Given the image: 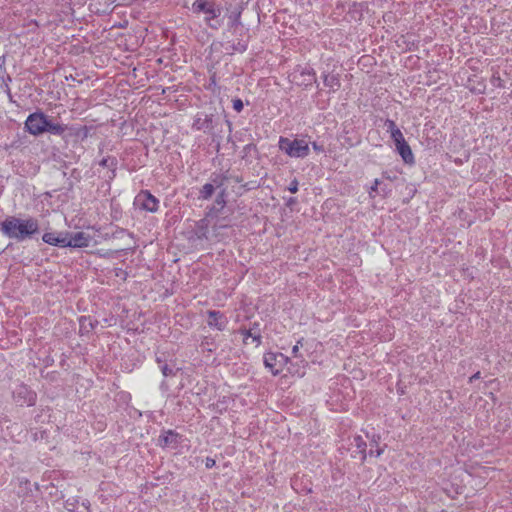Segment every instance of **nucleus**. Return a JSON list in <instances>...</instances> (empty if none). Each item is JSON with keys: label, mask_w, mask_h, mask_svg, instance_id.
<instances>
[{"label": "nucleus", "mask_w": 512, "mask_h": 512, "mask_svg": "<svg viewBox=\"0 0 512 512\" xmlns=\"http://www.w3.org/2000/svg\"><path fill=\"white\" fill-rule=\"evenodd\" d=\"M209 221L206 218L200 219L195 226V234L198 239L208 238Z\"/></svg>", "instance_id": "nucleus-19"}, {"label": "nucleus", "mask_w": 512, "mask_h": 512, "mask_svg": "<svg viewBox=\"0 0 512 512\" xmlns=\"http://www.w3.org/2000/svg\"><path fill=\"white\" fill-rule=\"evenodd\" d=\"M396 150L405 163L412 164L414 162L412 150L407 142L397 145Z\"/></svg>", "instance_id": "nucleus-17"}, {"label": "nucleus", "mask_w": 512, "mask_h": 512, "mask_svg": "<svg viewBox=\"0 0 512 512\" xmlns=\"http://www.w3.org/2000/svg\"><path fill=\"white\" fill-rule=\"evenodd\" d=\"M92 240L91 235L85 232H76L67 236L66 247L70 248H84L88 247Z\"/></svg>", "instance_id": "nucleus-8"}, {"label": "nucleus", "mask_w": 512, "mask_h": 512, "mask_svg": "<svg viewBox=\"0 0 512 512\" xmlns=\"http://www.w3.org/2000/svg\"><path fill=\"white\" fill-rule=\"evenodd\" d=\"M77 128L78 127H68V130L65 133L66 138L67 137H75V138H77Z\"/></svg>", "instance_id": "nucleus-35"}, {"label": "nucleus", "mask_w": 512, "mask_h": 512, "mask_svg": "<svg viewBox=\"0 0 512 512\" xmlns=\"http://www.w3.org/2000/svg\"><path fill=\"white\" fill-rule=\"evenodd\" d=\"M233 109L237 112H241L243 110V102L241 99L236 98L233 100Z\"/></svg>", "instance_id": "nucleus-33"}, {"label": "nucleus", "mask_w": 512, "mask_h": 512, "mask_svg": "<svg viewBox=\"0 0 512 512\" xmlns=\"http://www.w3.org/2000/svg\"><path fill=\"white\" fill-rule=\"evenodd\" d=\"M6 88H7V90H6V91H7L8 95H9V97H11L10 88L8 87V85H7V84H6Z\"/></svg>", "instance_id": "nucleus-45"}, {"label": "nucleus", "mask_w": 512, "mask_h": 512, "mask_svg": "<svg viewBox=\"0 0 512 512\" xmlns=\"http://www.w3.org/2000/svg\"><path fill=\"white\" fill-rule=\"evenodd\" d=\"M241 22H240V13H238L234 18L233 20L231 21V27H234V26H238L240 25Z\"/></svg>", "instance_id": "nucleus-38"}, {"label": "nucleus", "mask_w": 512, "mask_h": 512, "mask_svg": "<svg viewBox=\"0 0 512 512\" xmlns=\"http://www.w3.org/2000/svg\"><path fill=\"white\" fill-rule=\"evenodd\" d=\"M89 135V128L87 126H81L77 128V139L85 140Z\"/></svg>", "instance_id": "nucleus-27"}, {"label": "nucleus", "mask_w": 512, "mask_h": 512, "mask_svg": "<svg viewBox=\"0 0 512 512\" xmlns=\"http://www.w3.org/2000/svg\"><path fill=\"white\" fill-rule=\"evenodd\" d=\"M231 178V174H229L228 171H226L225 173H222V174H216V173H213L211 175V184H214V187L215 188H225L224 187V184L230 180Z\"/></svg>", "instance_id": "nucleus-20"}, {"label": "nucleus", "mask_w": 512, "mask_h": 512, "mask_svg": "<svg viewBox=\"0 0 512 512\" xmlns=\"http://www.w3.org/2000/svg\"><path fill=\"white\" fill-rule=\"evenodd\" d=\"M215 464H216V462H215V460H214L213 458H211V457H207V458L205 459V467H206L207 469H211V468H213V467L215 466Z\"/></svg>", "instance_id": "nucleus-36"}, {"label": "nucleus", "mask_w": 512, "mask_h": 512, "mask_svg": "<svg viewBox=\"0 0 512 512\" xmlns=\"http://www.w3.org/2000/svg\"><path fill=\"white\" fill-rule=\"evenodd\" d=\"M395 146L400 145L401 143L406 142L405 138L401 131H395L393 135L391 136Z\"/></svg>", "instance_id": "nucleus-28"}, {"label": "nucleus", "mask_w": 512, "mask_h": 512, "mask_svg": "<svg viewBox=\"0 0 512 512\" xmlns=\"http://www.w3.org/2000/svg\"><path fill=\"white\" fill-rule=\"evenodd\" d=\"M481 376V373L478 371L476 372L475 374H473L470 378H469V382L472 383L474 382L475 380L479 379Z\"/></svg>", "instance_id": "nucleus-40"}, {"label": "nucleus", "mask_w": 512, "mask_h": 512, "mask_svg": "<svg viewBox=\"0 0 512 512\" xmlns=\"http://www.w3.org/2000/svg\"><path fill=\"white\" fill-rule=\"evenodd\" d=\"M161 372L165 377L174 376L175 372L172 368H170L167 364H163L160 366Z\"/></svg>", "instance_id": "nucleus-32"}, {"label": "nucleus", "mask_w": 512, "mask_h": 512, "mask_svg": "<svg viewBox=\"0 0 512 512\" xmlns=\"http://www.w3.org/2000/svg\"><path fill=\"white\" fill-rule=\"evenodd\" d=\"M68 130V126L65 124H61L58 122H54L53 119L49 118L48 124H47V133L61 136L63 139H66V131Z\"/></svg>", "instance_id": "nucleus-16"}, {"label": "nucleus", "mask_w": 512, "mask_h": 512, "mask_svg": "<svg viewBox=\"0 0 512 512\" xmlns=\"http://www.w3.org/2000/svg\"><path fill=\"white\" fill-rule=\"evenodd\" d=\"M312 147L316 152L323 153L324 152V146L319 145L317 142L312 143Z\"/></svg>", "instance_id": "nucleus-37"}, {"label": "nucleus", "mask_w": 512, "mask_h": 512, "mask_svg": "<svg viewBox=\"0 0 512 512\" xmlns=\"http://www.w3.org/2000/svg\"><path fill=\"white\" fill-rule=\"evenodd\" d=\"M379 183H380V181L378 179H375L374 184H373V186L371 187V189L369 191V194H371L372 192L377 191V187H378Z\"/></svg>", "instance_id": "nucleus-39"}, {"label": "nucleus", "mask_w": 512, "mask_h": 512, "mask_svg": "<svg viewBox=\"0 0 512 512\" xmlns=\"http://www.w3.org/2000/svg\"><path fill=\"white\" fill-rule=\"evenodd\" d=\"M290 359L282 353H266L264 355V364L267 368H269L273 375H278L280 370L276 368V366H281L287 364Z\"/></svg>", "instance_id": "nucleus-7"}, {"label": "nucleus", "mask_w": 512, "mask_h": 512, "mask_svg": "<svg viewBox=\"0 0 512 512\" xmlns=\"http://www.w3.org/2000/svg\"><path fill=\"white\" fill-rule=\"evenodd\" d=\"M94 327H95V324H94L93 320L90 317L82 316L80 318V331L82 333H84V332L88 333L91 330H93Z\"/></svg>", "instance_id": "nucleus-23"}, {"label": "nucleus", "mask_w": 512, "mask_h": 512, "mask_svg": "<svg viewBox=\"0 0 512 512\" xmlns=\"http://www.w3.org/2000/svg\"><path fill=\"white\" fill-rule=\"evenodd\" d=\"M296 203V198H290L287 202V205L290 206V205H293Z\"/></svg>", "instance_id": "nucleus-44"}, {"label": "nucleus", "mask_w": 512, "mask_h": 512, "mask_svg": "<svg viewBox=\"0 0 512 512\" xmlns=\"http://www.w3.org/2000/svg\"><path fill=\"white\" fill-rule=\"evenodd\" d=\"M212 116L204 115V118L201 115H198L194 120L193 128L197 130H207L212 129Z\"/></svg>", "instance_id": "nucleus-18"}, {"label": "nucleus", "mask_w": 512, "mask_h": 512, "mask_svg": "<svg viewBox=\"0 0 512 512\" xmlns=\"http://www.w3.org/2000/svg\"><path fill=\"white\" fill-rule=\"evenodd\" d=\"M322 79L325 87L329 88L330 92H336L341 87L339 74L323 72Z\"/></svg>", "instance_id": "nucleus-13"}, {"label": "nucleus", "mask_w": 512, "mask_h": 512, "mask_svg": "<svg viewBox=\"0 0 512 512\" xmlns=\"http://www.w3.org/2000/svg\"><path fill=\"white\" fill-rule=\"evenodd\" d=\"M135 204L145 211L154 213L158 210L159 200L148 190H142L136 196Z\"/></svg>", "instance_id": "nucleus-6"}, {"label": "nucleus", "mask_w": 512, "mask_h": 512, "mask_svg": "<svg viewBox=\"0 0 512 512\" xmlns=\"http://www.w3.org/2000/svg\"><path fill=\"white\" fill-rule=\"evenodd\" d=\"M241 333L245 338L251 337L253 341L256 342L257 345L261 343V335L259 333H254L252 329L242 330Z\"/></svg>", "instance_id": "nucleus-25"}, {"label": "nucleus", "mask_w": 512, "mask_h": 512, "mask_svg": "<svg viewBox=\"0 0 512 512\" xmlns=\"http://www.w3.org/2000/svg\"><path fill=\"white\" fill-rule=\"evenodd\" d=\"M294 79L297 80L299 85L307 86L312 82H316V73L312 68H304L300 71L299 75H294Z\"/></svg>", "instance_id": "nucleus-14"}, {"label": "nucleus", "mask_w": 512, "mask_h": 512, "mask_svg": "<svg viewBox=\"0 0 512 512\" xmlns=\"http://www.w3.org/2000/svg\"><path fill=\"white\" fill-rule=\"evenodd\" d=\"M214 191H215L214 184L206 183L200 189L198 198L203 199V200H208L212 197Z\"/></svg>", "instance_id": "nucleus-22"}, {"label": "nucleus", "mask_w": 512, "mask_h": 512, "mask_svg": "<svg viewBox=\"0 0 512 512\" xmlns=\"http://www.w3.org/2000/svg\"><path fill=\"white\" fill-rule=\"evenodd\" d=\"M226 188H222L216 196L215 203L223 208L226 205Z\"/></svg>", "instance_id": "nucleus-24"}, {"label": "nucleus", "mask_w": 512, "mask_h": 512, "mask_svg": "<svg viewBox=\"0 0 512 512\" xmlns=\"http://www.w3.org/2000/svg\"><path fill=\"white\" fill-rule=\"evenodd\" d=\"M385 126L387 127V130L390 132L391 136L395 131H400V129L397 127L396 123L393 120L387 119L385 121Z\"/></svg>", "instance_id": "nucleus-29"}, {"label": "nucleus", "mask_w": 512, "mask_h": 512, "mask_svg": "<svg viewBox=\"0 0 512 512\" xmlns=\"http://www.w3.org/2000/svg\"><path fill=\"white\" fill-rule=\"evenodd\" d=\"M231 179H232V180H234V181H235V182H237V183H240V182L242 181V179H241L240 177H238V176H232V175H231L230 180H231Z\"/></svg>", "instance_id": "nucleus-43"}, {"label": "nucleus", "mask_w": 512, "mask_h": 512, "mask_svg": "<svg viewBox=\"0 0 512 512\" xmlns=\"http://www.w3.org/2000/svg\"><path fill=\"white\" fill-rule=\"evenodd\" d=\"M379 440H380V436L373 434L371 441H370V446H371V448L369 450L370 456L379 457L383 453V451H384L383 448H380L378 445Z\"/></svg>", "instance_id": "nucleus-21"}, {"label": "nucleus", "mask_w": 512, "mask_h": 512, "mask_svg": "<svg viewBox=\"0 0 512 512\" xmlns=\"http://www.w3.org/2000/svg\"><path fill=\"white\" fill-rule=\"evenodd\" d=\"M156 360H157L158 363L162 362V359L160 357H157Z\"/></svg>", "instance_id": "nucleus-46"}, {"label": "nucleus", "mask_w": 512, "mask_h": 512, "mask_svg": "<svg viewBox=\"0 0 512 512\" xmlns=\"http://www.w3.org/2000/svg\"><path fill=\"white\" fill-rule=\"evenodd\" d=\"M180 436L178 433L174 432L173 430L165 431L162 435L158 438V443L161 447H171L176 448L179 444Z\"/></svg>", "instance_id": "nucleus-12"}, {"label": "nucleus", "mask_w": 512, "mask_h": 512, "mask_svg": "<svg viewBox=\"0 0 512 512\" xmlns=\"http://www.w3.org/2000/svg\"><path fill=\"white\" fill-rule=\"evenodd\" d=\"M78 503V499L76 497H70L65 501V507L69 511H74L76 508V504Z\"/></svg>", "instance_id": "nucleus-30"}, {"label": "nucleus", "mask_w": 512, "mask_h": 512, "mask_svg": "<svg viewBox=\"0 0 512 512\" xmlns=\"http://www.w3.org/2000/svg\"><path fill=\"white\" fill-rule=\"evenodd\" d=\"M0 231L8 238L22 242L39 233V222L34 217L22 219L9 216L0 223Z\"/></svg>", "instance_id": "nucleus-1"}, {"label": "nucleus", "mask_w": 512, "mask_h": 512, "mask_svg": "<svg viewBox=\"0 0 512 512\" xmlns=\"http://www.w3.org/2000/svg\"><path fill=\"white\" fill-rule=\"evenodd\" d=\"M49 118L50 117L42 111L31 113L24 123L26 131L33 136H39L46 133Z\"/></svg>", "instance_id": "nucleus-4"}, {"label": "nucleus", "mask_w": 512, "mask_h": 512, "mask_svg": "<svg viewBox=\"0 0 512 512\" xmlns=\"http://www.w3.org/2000/svg\"><path fill=\"white\" fill-rule=\"evenodd\" d=\"M67 236H69V232H46L43 234L42 240L49 245L66 248Z\"/></svg>", "instance_id": "nucleus-10"}, {"label": "nucleus", "mask_w": 512, "mask_h": 512, "mask_svg": "<svg viewBox=\"0 0 512 512\" xmlns=\"http://www.w3.org/2000/svg\"><path fill=\"white\" fill-rule=\"evenodd\" d=\"M288 190L291 192V193H296L298 191V181L297 179H293L290 184H289V187H288Z\"/></svg>", "instance_id": "nucleus-34"}, {"label": "nucleus", "mask_w": 512, "mask_h": 512, "mask_svg": "<svg viewBox=\"0 0 512 512\" xmlns=\"http://www.w3.org/2000/svg\"><path fill=\"white\" fill-rule=\"evenodd\" d=\"M279 149L292 158H305L309 154V144L304 139L280 137Z\"/></svg>", "instance_id": "nucleus-3"}, {"label": "nucleus", "mask_w": 512, "mask_h": 512, "mask_svg": "<svg viewBox=\"0 0 512 512\" xmlns=\"http://www.w3.org/2000/svg\"><path fill=\"white\" fill-rule=\"evenodd\" d=\"M232 51L243 53L247 50V43L244 41H238L231 45Z\"/></svg>", "instance_id": "nucleus-26"}, {"label": "nucleus", "mask_w": 512, "mask_h": 512, "mask_svg": "<svg viewBox=\"0 0 512 512\" xmlns=\"http://www.w3.org/2000/svg\"><path fill=\"white\" fill-rule=\"evenodd\" d=\"M12 79L10 76H7L6 82H10Z\"/></svg>", "instance_id": "nucleus-47"}, {"label": "nucleus", "mask_w": 512, "mask_h": 512, "mask_svg": "<svg viewBox=\"0 0 512 512\" xmlns=\"http://www.w3.org/2000/svg\"><path fill=\"white\" fill-rule=\"evenodd\" d=\"M89 505H90V503L88 501L82 503V506L84 507L86 512H89Z\"/></svg>", "instance_id": "nucleus-42"}, {"label": "nucleus", "mask_w": 512, "mask_h": 512, "mask_svg": "<svg viewBox=\"0 0 512 512\" xmlns=\"http://www.w3.org/2000/svg\"><path fill=\"white\" fill-rule=\"evenodd\" d=\"M192 11L195 14L204 13L206 15L204 21L209 28L217 30L221 27L222 22L218 18L222 13V9L215 2L195 0L192 4Z\"/></svg>", "instance_id": "nucleus-2"}, {"label": "nucleus", "mask_w": 512, "mask_h": 512, "mask_svg": "<svg viewBox=\"0 0 512 512\" xmlns=\"http://www.w3.org/2000/svg\"><path fill=\"white\" fill-rule=\"evenodd\" d=\"M207 314L209 318L207 324L209 327L216 328L219 331H223L226 328L228 319L222 312L209 310Z\"/></svg>", "instance_id": "nucleus-9"}, {"label": "nucleus", "mask_w": 512, "mask_h": 512, "mask_svg": "<svg viewBox=\"0 0 512 512\" xmlns=\"http://www.w3.org/2000/svg\"><path fill=\"white\" fill-rule=\"evenodd\" d=\"M303 345V338L299 339L296 343V345L293 346L292 348V354L295 358H299L301 357L299 351H300V347Z\"/></svg>", "instance_id": "nucleus-31"}, {"label": "nucleus", "mask_w": 512, "mask_h": 512, "mask_svg": "<svg viewBox=\"0 0 512 512\" xmlns=\"http://www.w3.org/2000/svg\"><path fill=\"white\" fill-rule=\"evenodd\" d=\"M0 69L5 70V57L4 56H0Z\"/></svg>", "instance_id": "nucleus-41"}, {"label": "nucleus", "mask_w": 512, "mask_h": 512, "mask_svg": "<svg viewBox=\"0 0 512 512\" xmlns=\"http://www.w3.org/2000/svg\"><path fill=\"white\" fill-rule=\"evenodd\" d=\"M36 398V393L24 384L18 385L13 390V399L20 406H33L36 402Z\"/></svg>", "instance_id": "nucleus-5"}, {"label": "nucleus", "mask_w": 512, "mask_h": 512, "mask_svg": "<svg viewBox=\"0 0 512 512\" xmlns=\"http://www.w3.org/2000/svg\"><path fill=\"white\" fill-rule=\"evenodd\" d=\"M351 446L354 448L352 451V456L357 458L359 456L360 461L363 463L367 458L366 453V441L362 438V436H355L353 441L351 442Z\"/></svg>", "instance_id": "nucleus-11"}, {"label": "nucleus", "mask_w": 512, "mask_h": 512, "mask_svg": "<svg viewBox=\"0 0 512 512\" xmlns=\"http://www.w3.org/2000/svg\"><path fill=\"white\" fill-rule=\"evenodd\" d=\"M99 165L101 167L108 168L110 172L107 175L108 180H113L116 177V170L118 165V160L114 156L104 157L99 161Z\"/></svg>", "instance_id": "nucleus-15"}]
</instances>
